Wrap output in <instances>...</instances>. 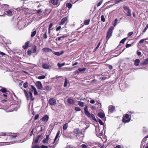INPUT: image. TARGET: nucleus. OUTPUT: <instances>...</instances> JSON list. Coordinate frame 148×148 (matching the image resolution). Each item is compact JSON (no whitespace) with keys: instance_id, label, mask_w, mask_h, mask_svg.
Here are the masks:
<instances>
[{"instance_id":"f257e3e1","label":"nucleus","mask_w":148,"mask_h":148,"mask_svg":"<svg viewBox=\"0 0 148 148\" xmlns=\"http://www.w3.org/2000/svg\"><path fill=\"white\" fill-rule=\"evenodd\" d=\"M30 90V91L29 93V96L28 93L25 90H24V92L27 100H29V98H30L32 100H33L34 99V98L32 97V92L33 91L34 92V95H36L37 94L36 88L33 86L31 85Z\"/></svg>"},{"instance_id":"f03ea898","label":"nucleus","mask_w":148,"mask_h":148,"mask_svg":"<svg viewBox=\"0 0 148 148\" xmlns=\"http://www.w3.org/2000/svg\"><path fill=\"white\" fill-rule=\"evenodd\" d=\"M60 134V131H58L56 135V136L55 138L53 141L51 143V139L49 140V147L51 148H55L56 145L58 143V141H56L58 138L59 137V135Z\"/></svg>"},{"instance_id":"7ed1b4c3","label":"nucleus","mask_w":148,"mask_h":148,"mask_svg":"<svg viewBox=\"0 0 148 148\" xmlns=\"http://www.w3.org/2000/svg\"><path fill=\"white\" fill-rule=\"evenodd\" d=\"M134 113V112H127V114H126L125 116H123L122 119L123 122L125 123L129 122L130 121L131 117V114Z\"/></svg>"},{"instance_id":"20e7f679","label":"nucleus","mask_w":148,"mask_h":148,"mask_svg":"<svg viewBox=\"0 0 148 148\" xmlns=\"http://www.w3.org/2000/svg\"><path fill=\"white\" fill-rule=\"evenodd\" d=\"M73 132L75 134L82 135V136H81V138L80 139L81 140H83L84 135V133H82V130H79V128H77L75 129L74 130Z\"/></svg>"},{"instance_id":"39448f33","label":"nucleus","mask_w":148,"mask_h":148,"mask_svg":"<svg viewBox=\"0 0 148 148\" xmlns=\"http://www.w3.org/2000/svg\"><path fill=\"white\" fill-rule=\"evenodd\" d=\"M46 10H44L42 9H40L38 10V16H40V18H41L44 17L46 15Z\"/></svg>"},{"instance_id":"423d86ee","label":"nucleus","mask_w":148,"mask_h":148,"mask_svg":"<svg viewBox=\"0 0 148 148\" xmlns=\"http://www.w3.org/2000/svg\"><path fill=\"white\" fill-rule=\"evenodd\" d=\"M114 29V27L113 26L110 27L108 29L106 36V39L108 41L109 39L112 36V30Z\"/></svg>"},{"instance_id":"0eeeda50","label":"nucleus","mask_w":148,"mask_h":148,"mask_svg":"<svg viewBox=\"0 0 148 148\" xmlns=\"http://www.w3.org/2000/svg\"><path fill=\"white\" fill-rule=\"evenodd\" d=\"M32 148H37V137H36L33 139V141L32 145Z\"/></svg>"},{"instance_id":"6e6552de","label":"nucleus","mask_w":148,"mask_h":148,"mask_svg":"<svg viewBox=\"0 0 148 148\" xmlns=\"http://www.w3.org/2000/svg\"><path fill=\"white\" fill-rule=\"evenodd\" d=\"M49 103L51 106L54 105L56 103V100L54 98H50L49 101Z\"/></svg>"},{"instance_id":"1a4fd4ad","label":"nucleus","mask_w":148,"mask_h":148,"mask_svg":"<svg viewBox=\"0 0 148 148\" xmlns=\"http://www.w3.org/2000/svg\"><path fill=\"white\" fill-rule=\"evenodd\" d=\"M108 113L111 114L114 110L115 107L112 105H110L108 107Z\"/></svg>"},{"instance_id":"9d476101","label":"nucleus","mask_w":148,"mask_h":148,"mask_svg":"<svg viewBox=\"0 0 148 148\" xmlns=\"http://www.w3.org/2000/svg\"><path fill=\"white\" fill-rule=\"evenodd\" d=\"M67 102L68 103L70 104L73 105L75 103V101L71 98H69L67 99Z\"/></svg>"},{"instance_id":"9b49d317","label":"nucleus","mask_w":148,"mask_h":148,"mask_svg":"<svg viewBox=\"0 0 148 148\" xmlns=\"http://www.w3.org/2000/svg\"><path fill=\"white\" fill-rule=\"evenodd\" d=\"M49 118V116L47 115H45L41 119L40 121L41 120L44 122H46L48 121Z\"/></svg>"},{"instance_id":"f8f14e48","label":"nucleus","mask_w":148,"mask_h":148,"mask_svg":"<svg viewBox=\"0 0 148 148\" xmlns=\"http://www.w3.org/2000/svg\"><path fill=\"white\" fill-rule=\"evenodd\" d=\"M5 14L8 16H10L12 15V12L11 10H8L5 11Z\"/></svg>"},{"instance_id":"ddd939ff","label":"nucleus","mask_w":148,"mask_h":148,"mask_svg":"<svg viewBox=\"0 0 148 148\" xmlns=\"http://www.w3.org/2000/svg\"><path fill=\"white\" fill-rule=\"evenodd\" d=\"M88 107L87 106L85 105V107L84 108V113L86 115L89 116V112L88 111Z\"/></svg>"},{"instance_id":"4468645a","label":"nucleus","mask_w":148,"mask_h":148,"mask_svg":"<svg viewBox=\"0 0 148 148\" xmlns=\"http://www.w3.org/2000/svg\"><path fill=\"white\" fill-rule=\"evenodd\" d=\"M42 50L45 52H51L52 51L51 49L47 47L43 48Z\"/></svg>"},{"instance_id":"2eb2a0df","label":"nucleus","mask_w":148,"mask_h":148,"mask_svg":"<svg viewBox=\"0 0 148 148\" xmlns=\"http://www.w3.org/2000/svg\"><path fill=\"white\" fill-rule=\"evenodd\" d=\"M68 18L67 17H65L63 18L61 21L60 23L59 24L60 25H63L67 21Z\"/></svg>"},{"instance_id":"dca6fc26","label":"nucleus","mask_w":148,"mask_h":148,"mask_svg":"<svg viewBox=\"0 0 148 148\" xmlns=\"http://www.w3.org/2000/svg\"><path fill=\"white\" fill-rule=\"evenodd\" d=\"M49 135H47L46 136L45 139L43 140L42 142L44 143H48V142H49Z\"/></svg>"},{"instance_id":"f3484780","label":"nucleus","mask_w":148,"mask_h":148,"mask_svg":"<svg viewBox=\"0 0 148 148\" xmlns=\"http://www.w3.org/2000/svg\"><path fill=\"white\" fill-rule=\"evenodd\" d=\"M89 116H88V115H86L89 118H91L92 119V120H93L95 121H96V119H95V116L94 115L92 114H90V112L89 113Z\"/></svg>"},{"instance_id":"a211bd4d","label":"nucleus","mask_w":148,"mask_h":148,"mask_svg":"<svg viewBox=\"0 0 148 148\" xmlns=\"http://www.w3.org/2000/svg\"><path fill=\"white\" fill-rule=\"evenodd\" d=\"M38 89L40 90L42 89V85L40 81H38Z\"/></svg>"},{"instance_id":"6ab92c4d","label":"nucleus","mask_w":148,"mask_h":148,"mask_svg":"<svg viewBox=\"0 0 148 148\" xmlns=\"http://www.w3.org/2000/svg\"><path fill=\"white\" fill-rule=\"evenodd\" d=\"M42 66L43 68L45 69H49L50 67V66H49L47 64H42Z\"/></svg>"},{"instance_id":"aec40b11","label":"nucleus","mask_w":148,"mask_h":148,"mask_svg":"<svg viewBox=\"0 0 148 148\" xmlns=\"http://www.w3.org/2000/svg\"><path fill=\"white\" fill-rule=\"evenodd\" d=\"M29 42H27L25 44V45L23 46V48L25 49H27L29 47Z\"/></svg>"},{"instance_id":"412c9836","label":"nucleus","mask_w":148,"mask_h":148,"mask_svg":"<svg viewBox=\"0 0 148 148\" xmlns=\"http://www.w3.org/2000/svg\"><path fill=\"white\" fill-rule=\"evenodd\" d=\"M98 116L99 117L101 118H104L105 116L103 112L99 113L98 114Z\"/></svg>"},{"instance_id":"4be33fe9","label":"nucleus","mask_w":148,"mask_h":148,"mask_svg":"<svg viewBox=\"0 0 148 148\" xmlns=\"http://www.w3.org/2000/svg\"><path fill=\"white\" fill-rule=\"evenodd\" d=\"M142 65H147L148 64V58L145 60L143 62L141 63Z\"/></svg>"},{"instance_id":"5701e85b","label":"nucleus","mask_w":148,"mask_h":148,"mask_svg":"<svg viewBox=\"0 0 148 148\" xmlns=\"http://www.w3.org/2000/svg\"><path fill=\"white\" fill-rule=\"evenodd\" d=\"M58 0H51V2L54 5H56L58 3Z\"/></svg>"},{"instance_id":"b1692460","label":"nucleus","mask_w":148,"mask_h":148,"mask_svg":"<svg viewBox=\"0 0 148 148\" xmlns=\"http://www.w3.org/2000/svg\"><path fill=\"white\" fill-rule=\"evenodd\" d=\"M2 7L3 8H4L5 11L7 10L8 9V8L9 6L7 4H4L2 5Z\"/></svg>"},{"instance_id":"393cba45","label":"nucleus","mask_w":148,"mask_h":148,"mask_svg":"<svg viewBox=\"0 0 148 148\" xmlns=\"http://www.w3.org/2000/svg\"><path fill=\"white\" fill-rule=\"evenodd\" d=\"M123 8L125 11H126L127 12H128V11L130 10L129 7L128 6H123Z\"/></svg>"},{"instance_id":"a878e982","label":"nucleus","mask_w":148,"mask_h":148,"mask_svg":"<svg viewBox=\"0 0 148 148\" xmlns=\"http://www.w3.org/2000/svg\"><path fill=\"white\" fill-rule=\"evenodd\" d=\"M140 62V60L138 59H136L135 60L134 64L136 66H138Z\"/></svg>"},{"instance_id":"bb28decb","label":"nucleus","mask_w":148,"mask_h":148,"mask_svg":"<svg viewBox=\"0 0 148 148\" xmlns=\"http://www.w3.org/2000/svg\"><path fill=\"white\" fill-rule=\"evenodd\" d=\"M78 104L79 106L81 107H83L84 105V103L80 101H78Z\"/></svg>"},{"instance_id":"cd10ccee","label":"nucleus","mask_w":148,"mask_h":148,"mask_svg":"<svg viewBox=\"0 0 148 148\" xmlns=\"http://www.w3.org/2000/svg\"><path fill=\"white\" fill-rule=\"evenodd\" d=\"M90 21V19L86 20L84 21V24L86 25H88Z\"/></svg>"},{"instance_id":"c85d7f7f","label":"nucleus","mask_w":148,"mask_h":148,"mask_svg":"<svg viewBox=\"0 0 148 148\" xmlns=\"http://www.w3.org/2000/svg\"><path fill=\"white\" fill-rule=\"evenodd\" d=\"M65 82L64 83V87H65L67 86V84H68V82L67 80V79L66 77H65Z\"/></svg>"},{"instance_id":"c756f323","label":"nucleus","mask_w":148,"mask_h":148,"mask_svg":"<svg viewBox=\"0 0 148 148\" xmlns=\"http://www.w3.org/2000/svg\"><path fill=\"white\" fill-rule=\"evenodd\" d=\"M68 127V124L67 123H65L64 124L63 127V129L64 130H65L67 129Z\"/></svg>"},{"instance_id":"7c9ffc66","label":"nucleus","mask_w":148,"mask_h":148,"mask_svg":"<svg viewBox=\"0 0 148 148\" xmlns=\"http://www.w3.org/2000/svg\"><path fill=\"white\" fill-rule=\"evenodd\" d=\"M0 91L4 93L7 92V90L5 88H3L1 89L0 90Z\"/></svg>"},{"instance_id":"2f4dec72","label":"nucleus","mask_w":148,"mask_h":148,"mask_svg":"<svg viewBox=\"0 0 148 148\" xmlns=\"http://www.w3.org/2000/svg\"><path fill=\"white\" fill-rule=\"evenodd\" d=\"M126 15L127 16H132L131 10L127 12V13L126 14Z\"/></svg>"},{"instance_id":"473e14b6","label":"nucleus","mask_w":148,"mask_h":148,"mask_svg":"<svg viewBox=\"0 0 148 148\" xmlns=\"http://www.w3.org/2000/svg\"><path fill=\"white\" fill-rule=\"evenodd\" d=\"M86 69V68H79L78 69V70L80 72H82L84 71Z\"/></svg>"},{"instance_id":"72a5a7b5","label":"nucleus","mask_w":148,"mask_h":148,"mask_svg":"<svg viewBox=\"0 0 148 148\" xmlns=\"http://www.w3.org/2000/svg\"><path fill=\"white\" fill-rule=\"evenodd\" d=\"M48 147H49L44 145H42L41 146H38V148H48Z\"/></svg>"},{"instance_id":"f704fd0d","label":"nucleus","mask_w":148,"mask_h":148,"mask_svg":"<svg viewBox=\"0 0 148 148\" xmlns=\"http://www.w3.org/2000/svg\"><path fill=\"white\" fill-rule=\"evenodd\" d=\"M66 6L69 9L71 8L72 6V4L70 3H66Z\"/></svg>"},{"instance_id":"c9c22d12","label":"nucleus","mask_w":148,"mask_h":148,"mask_svg":"<svg viewBox=\"0 0 148 148\" xmlns=\"http://www.w3.org/2000/svg\"><path fill=\"white\" fill-rule=\"evenodd\" d=\"M45 78V76L44 75L40 76L38 77V78L40 79H43Z\"/></svg>"},{"instance_id":"e433bc0d","label":"nucleus","mask_w":148,"mask_h":148,"mask_svg":"<svg viewBox=\"0 0 148 148\" xmlns=\"http://www.w3.org/2000/svg\"><path fill=\"white\" fill-rule=\"evenodd\" d=\"M52 52L56 55L58 56H60V52H55L53 51H52Z\"/></svg>"},{"instance_id":"4c0bfd02","label":"nucleus","mask_w":148,"mask_h":148,"mask_svg":"<svg viewBox=\"0 0 148 148\" xmlns=\"http://www.w3.org/2000/svg\"><path fill=\"white\" fill-rule=\"evenodd\" d=\"M36 50V46H34L33 47V49L31 50H32V53H34L35 52Z\"/></svg>"},{"instance_id":"58836bf2","label":"nucleus","mask_w":148,"mask_h":148,"mask_svg":"<svg viewBox=\"0 0 148 148\" xmlns=\"http://www.w3.org/2000/svg\"><path fill=\"white\" fill-rule=\"evenodd\" d=\"M65 63L64 62L62 64H60L59 63H58V66L59 67H61L64 66L65 65Z\"/></svg>"},{"instance_id":"ea45409f","label":"nucleus","mask_w":148,"mask_h":148,"mask_svg":"<svg viewBox=\"0 0 148 148\" xmlns=\"http://www.w3.org/2000/svg\"><path fill=\"white\" fill-rule=\"evenodd\" d=\"M36 30H34L31 36L32 37H33L36 34Z\"/></svg>"},{"instance_id":"a19ab883","label":"nucleus","mask_w":148,"mask_h":148,"mask_svg":"<svg viewBox=\"0 0 148 148\" xmlns=\"http://www.w3.org/2000/svg\"><path fill=\"white\" fill-rule=\"evenodd\" d=\"M101 21L104 22L105 21L104 16L103 15H102L101 16Z\"/></svg>"},{"instance_id":"79ce46f5","label":"nucleus","mask_w":148,"mask_h":148,"mask_svg":"<svg viewBox=\"0 0 148 148\" xmlns=\"http://www.w3.org/2000/svg\"><path fill=\"white\" fill-rule=\"evenodd\" d=\"M28 86V84L27 82H26L24 83L23 86L25 88H27Z\"/></svg>"},{"instance_id":"37998d69","label":"nucleus","mask_w":148,"mask_h":148,"mask_svg":"<svg viewBox=\"0 0 148 148\" xmlns=\"http://www.w3.org/2000/svg\"><path fill=\"white\" fill-rule=\"evenodd\" d=\"M148 40V38H146V39H142L140 41H139V43H143L144 41V40Z\"/></svg>"},{"instance_id":"c03bdc74","label":"nucleus","mask_w":148,"mask_h":148,"mask_svg":"<svg viewBox=\"0 0 148 148\" xmlns=\"http://www.w3.org/2000/svg\"><path fill=\"white\" fill-rule=\"evenodd\" d=\"M17 136V135L16 134H14L13 135H10V138H15Z\"/></svg>"},{"instance_id":"a18cd8bd","label":"nucleus","mask_w":148,"mask_h":148,"mask_svg":"<svg viewBox=\"0 0 148 148\" xmlns=\"http://www.w3.org/2000/svg\"><path fill=\"white\" fill-rule=\"evenodd\" d=\"M53 26V24L52 23H50L49 26V32L50 33V30L51 29V28Z\"/></svg>"},{"instance_id":"49530a36","label":"nucleus","mask_w":148,"mask_h":148,"mask_svg":"<svg viewBox=\"0 0 148 148\" xmlns=\"http://www.w3.org/2000/svg\"><path fill=\"white\" fill-rule=\"evenodd\" d=\"M75 110L76 111H80L81 109L80 108L78 107H75Z\"/></svg>"},{"instance_id":"de8ad7c7","label":"nucleus","mask_w":148,"mask_h":148,"mask_svg":"<svg viewBox=\"0 0 148 148\" xmlns=\"http://www.w3.org/2000/svg\"><path fill=\"white\" fill-rule=\"evenodd\" d=\"M126 39V38H125L122 39L120 42V43H123V44L124 43Z\"/></svg>"},{"instance_id":"09e8293b","label":"nucleus","mask_w":148,"mask_h":148,"mask_svg":"<svg viewBox=\"0 0 148 148\" xmlns=\"http://www.w3.org/2000/svg\"><path fill=\"white\" fill-rule=\"evenodd\" d=\"M100 42H99L98 43V44L97 45V47H96V48L95 49L94 51H96L98 49L99 46L100 45Z\"/></svg>"},{"instance_id":"8fccbe9b","label":"nucleus","mask_w":148,"mask_h":148,"mask_svg":"<svg viewBox=\"0 0 148 148\" xmlns=\"http://www.w3.org/2000/svg\"><path fill=\"white\" fill-rule=\"evenodd\" d=\"M81 147L82 148H87L88 146L85 144H83L81 145Z\"/></svg>"},{"instance_id":"3c124183","label":"nucleus","mask_w":148,"mask_h":148,"mask_svg":"<svg viewBox=\"0 0 148 148\" xmlns=\"http://www.w3.org/2000/svg\"><path fill=\"white\" fill-rule=\"evenodd\" d=\"M46 90L48 91L50 90L51 89V88L48 86H46Z\"/></svg>"},{"instance_id":"603ef678","label":"nucleus","mask_w":148,"mask_h":148,"mask_svg":"<svg viewBox=\"0 0 148 148\" xmlns=\"http://www.w3.org/2000/svg\"><path fill=\"white\" fill-rule=\"evenodd\" d=\"M133 34V32H129L128 34V36H130L132 35Z\"/></svg>"},{"instance_id":"864d4df0","label":"nucleus","mask_w":148,"mask_h":148,"mask_svg":"<svg viewBox=\"0 0 148 148\" xmlns=\"http://www.w3.org/2000/svg\"><path fill=\"white\" fill-rule=\"evenodd\" d=\"M117 22V19H116L115 20L114 23L113 24V25H114V27H115L116 26V24Z\"/></svg>"},{"instance_id":"5fc2aeb1","label":"nucleus","mask_w":148,"mask_h":148,"mask_svg":"<svg viewBox=\"0 0 148 148\" xmlns=\"http://www.w3.org/2000/svg\"><path fill=\"white\" fill-rule=\"evenodd\" d=\"M61 29V27L60 26H59L56 29V31H58L59 30H60Z\"/></svg>"},{"instance_id":"6e6d98bb","label":"nucleus","mask_w":148,"mask_h":148,"mask_svg":"<svg viewBox=\"0 0 148 148\" xmlns=\"http://www.w3.org/2000/svg\"><path fill=\"white\" fill-rule=\"evenodd\" d=\"M43 38H44L46 39L47 38V34L46 33V32L44 34V36H43Z\"/></svg>"},{"instance_id":"4d7b16f0","label":"nucleus","mask_w":148,"mask_h":148,"mask_svg":"<svg viewBox=\"0 0 148 148\" xmlns=\"http://www.w3.org/2000/svg\"><path fill=\"white\" fill-rule=\"evenodd\" d=\"M32 53V50H30L28 51H27V53H28V54L29 55H31Z\"/></svg>"},{"instance_id":"13d9d810","label":"nucleus","mask_w":148,"mask_h":148,"mask_svg":"<svg viewBox=\"0 0 148 148\" xmlns=\"http://www.w3.org/2000/svg\"><path fill=\"white\" fill-rule=\"evenodd\" d=\"M102 3V1H99L97 4V6L98 7Z\"/></svg>"},{"instance_id":"bf43d9fd","label":"nucleus","mask_w":148,"mask_h":148,"mask_svg":"<svg viewBox=\"0 0 148 148\" xmlns=\"http://www.w3.org/2000/svg\"><path fill=\"white\" fill-rule=\"evenodd\" d=\"M97 104L98 105V106L100 108H101V103L99 102H97Z\"/></svg>"},{"instance_id":"052dcab7","label":"nucleus","mask_w":148,"mask_h":148,"mask_svg":"<svg viewBox=\"0 0 148 148\" xmlns=\"http://www.w3.org/2000/svg\"><path fill=\"white\" fill-rule=\"evenodd\" d=\"M99 122L100 124L101 125H103L104 124V123L103 122H102L101 120H99Z\"/></svg>"},{"instance_id":"680f3d73","label":"nucleus","mask_w":148,"mask_h":148,"mask_svg":"<svg viewBox=\"0 0 148 148\" xmlns=\"http://www.w3.org/2000/svg\"><path fill=\"white\" fill-rule=\"evenodd\" d=\"M68 36V35L67 34L63 35L62 36H61L62 38H65L67 37Z\"/></svg>"},{"instance_id":"e2e57ef3","label":"nucleus","mask_w":148,"mask_h":148,"mask_svg":"<svg viewBox=\"0 0 148 148\" xmlns=\"http://www.w3.org/2000/svg\"><path fill=\"white\" fill-rule=\"evenodd\" d=\"M131 46V45L130 44H127L126 45L125 47L126 48H128Z\"/></svg>"},{"instance_id":"0e129e2a","label":"nucleus","mask_w":148,"mask_h":148,"mask_svg":"<svg viewBox=\"0 0 148 148\" xmlns=\"http://www.w3.org/2000/svg\"><path fill=\"white\" fill-rule=\"evenodd\" d=\"M36 130L35 129H33L32 130L31 132L30 136H32L33 134V132L34 130Z\"/></svg>"},{"instance_id":"69168bd1","label":"nucleus","mask_w":148,"mask_h":148,"mask_svg":"<svg viewBox=\"0 0 148 148\" xmlns=\"http://www.w3.org/2000/svg\"><path fill=\"white\" fill-rule=\"evenodd\" d=\"M90 102L92 104H94L95 103V101L93 100H91L90 101Z\"/></svg>"},{"instance_id":"338daca9","label":"nucleus","mask_w":148,"mask_h":148,"mask_svg":"<svg viewBox=\"0 0 148 148\" xmlns=\"http://www.w3.org/2000/svg\"><path fill=\"white\" fill-rule=\"evenodd\" d=\"M137 53L138 55V56H140L141 55V53L140 52L137 51Z\"/></svg>"},{"instance_id":"774afa93","label":"nucleus","mask_w":148,"mask_h":148,"mask_svg":"<svg viewBox=\"0 0 148 148\" xmlns=\"http://www.w3.org/2000/svg\"><path fill=\"white\" fill-rule=\"evenodd\" d=\"M115 148H121V147L120 145H118L117 146H116Z\"/></svg>"}]
</instances>
